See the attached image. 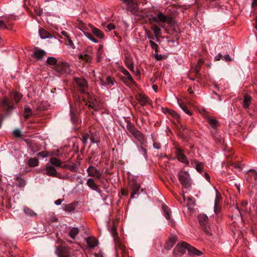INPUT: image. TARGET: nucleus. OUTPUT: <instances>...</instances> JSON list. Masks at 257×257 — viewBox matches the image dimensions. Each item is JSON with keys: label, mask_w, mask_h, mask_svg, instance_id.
Masks as SVG:
<instances>
[{"label": "nucleus", "mask_w": 257, "mask_h": 257, "mask_svg": "<svg viewBox=\"0 0 257 257\" xmlns=\"http://www.w3.org/2000/svg\"><path fill=\"white\" fill-rule=\"evenodd\" d=\"M74 79L79 86V90L83 94L81 97L85 105L89 109H93L94 111L98 110L100 107L96 98L93 94L86 91L87 87L86 80L83 78L77 77H75Z\"/></svg>", "instance_id": "1"}, {"label": "nucleus", "mask_w": 257, "mask_h": 257, "mask_svg": "<svg viewBox=\"0 0 257 257\" xmlns=\"http://www.w3.org/2000/svg\"><path fill=\"white\" fill-rule=\"evenodd\" d=\"M126 128L128 133L133 135L141 144L144 143L145 136L132 123H128L126 125Z\"/></svg>", "instance_id": "2"}, {"label": "nucleus", "mask_w": 257, "mask_h": 257, "mask_svg": "<svg viewBox=\"0 0 257 257\" xmlns=\"http://www.w3.org/2000/svg\"><path fill=\"white\" fill-rule=\"evenodd\" d=\"M178 179L184 188H187L191 186L190 176L187 171H180L178 174Z\"/></svg>", "instance_id": "3"}, {"label": "nucleus", "mask_w": 257, "mask_h": 257, "mask_svg": "<svg viewBox=\"0 0 257 257\" xmlns=\"http://www.w3.org/2000/svg\"><path fill=\"white\" fill-rule=\"evenodd\" d=\"M188 246V244L186 242L178 243L173 250L174 257H181L184 254Z\"/></svg>", "instance_id": "4"}, {"label": "nucleus", "mask_w": 257, "mask_h": 257, "mask_svg": "<svg viewBox=\"0 0 257 257\" xmlns=\"http://www.w3.org/2000/svg\"><path fill=\"white\" fill-rule=\"evenodd\" d=\"M199 223L202 227L204 231L208 234L211 235L212 232L209 227L207 226L208 217L205 214H200L198 217Z\"/></svg>", "instance_id": "5"}, {"label": "nucleus", "mask_w": 257, "mask_h": 257, "mask_svg": "<svg viewBox=\"0 0 257 257\" xmlns=\"http://www.w3.org/2000/svg\"><path fill=\"white\" fill-rule=\"evenodd\" d=\"M158 23H166L170 25H174V19L170 16H166L161 12L158 13Z\"/></svg>", "instance_id": "6"}, {"label": "nucleus", "mask_w": 257, "mask_h": 257, "mask_svg": "<svg viewBox=\"0 0 257 257\" xmlns=\"http://www.w3.org/2000/svg\"><path fill=\"white\" fill-rule=\"evenodd\" d=\"M86 171L88 176L96 177L98 179L101 178V173L94 166H89Z\"/></svg>", "instance_id": "7"}, {"label": "nucleus", "mask_w": 257, "mask_h": 257, "mask_svg": "<svg viewBox=\"0 0 257 257\" xmlns=\"http://www.w3.org/2000/svg\"><path fill=\"white\" fill-rule=\"evenodd\" d=\"M55 253L58 257H69L70 256L68 248L63 246L56 248Z\"/></svg>", "instance_id": "8"}, {"label": "nucleus", "mask_w": 257, "mask_h": 257, "mask_svg": "<svg viewBox=\"0 0 257 257\" xmlns=\"http://www.w3.org/2000/svg\"><path fill=\"white\" fill-rule=\"evenodd\" d=\"M46 170L47 175L52 177L62 178L61 175L60 173H58L55 168L50 165L48 163L46 165Z\"/></svg>", "instance_id": "9"}, {"label": "nucleus", "mask_w": 257, "mask_h": 257, "mask_svg": "<svg viewBox=\"0 0 257 257\" xmlns=\"http://www.w3.org/2000/svg\"><path fill=\"white\" fill-rule=\"evenodd\" d=\"M176 154L177 158L179 162L187 165L189 164V161L184 155L182 150L180 149H177L176 151Z\"/></svg>", "instance_id": "10"}, {"label": "nucleus", "mask_w": 257, "mask_h": 257, "mask_svg": "<svg viewBox=\"0 0 257 257\" xmlns=\"http://www.w3.org/2000/svg\"><path fill=\"white\" fill-rule=\"evenodd\" d=\"M187 250L188 254L192 257H199L202 255L203 254L201 251L190 245L188 247Z\"/></svg>", "instance_id": "11"}, {"label": "nucleus", "mask_w": 257, "mask_h": 257, "mask_svg": "<svg viewBox=\"0 0 257 257\" xmlns=\"http://www.w3.org/2000/svg\"><path fill=\"white\" fill-rule=\"evenodd\" d=\"M120 72L124 75L123 81L124 83L130 82L131 83H134L135 82L131 75L129 72L124 68H122L120 69Z\"/></svg>", "instance_id": "12"}, {"label": "nucleus", "mask_w": 257, "mask_h": 257, "mask_svg": "<svg viewBox=\"0 0 257 257\" xmlns=\"http://www.w3.org/2000/svg\"><path fill=\"white\" fill-rule=\"evenodd\" d=\"M56 70L61 73H68L70 70L69 66L66 62H62L56 66Z\"/></svg>", "instance_id": "13"}, {"label": "nucleus", "mask_w": 257, "mask_h": 257, "mask_svg": "<svg viewBox=\"0 0 257 257\" xmlns=\"http://www.w3.org/2000/svg\"><path fill=\"white\" fill-rule=\"evenodd\" d=\"M177 241V237L176 235L171 236L165 244V248L169 250L172 248Z\"/></svg>", "instance_id": "14"}, {"label": "nucleus", "mask_w": 257, "mask_h": 257, "mask_svg": "<svg viewBox=\"0 0 257 257\" xmlns=\"http://www.w3.org/2000/svg\"><path fill=\"white\" fill-rule=\"evenodd\" d=\"M46 55V53L44 50L38 49L34 52L33 57L37 60H42Z\"/></svg>", "instance_id": "15"}, {"label": "nucleus", "mask_w": 257, "mask_h": 257, "mask_svg": "<svg viewBox=\"0 0 257 257\" xmlns=\"http://www.w3.org/2000/svg\"><path fill=\"white\" fill-rule=\"evenodd\" d=\"M39 35L41 38L43 39L46 38H53L55 40L58 41V39L52 36L51 34H50L48 31L43 29H41L39 30Z\"/></svg>", "instance_id": "16"}, {"label": "nucleus", "mask_w": 257, "mask_h": 257, "mask_svg": "<svg viewBox=\"0 0 257 257\" xmlns=\"http://www.w3.org/2000/svg\"><path fill=\"white\" fill-rule=\"evenodd\" d=\"M252 98L247 94H245L244 96L243 100L242 102V106L244 109L249 108L250 104L251 102Z\"/></svg>", "instance_id": "17"}, {"label": "nucleus", "mask_w": 257, "mask_h": 257, "mask_svg": "<svg viewBox=\"0 0 257 257\" xmlns=\"http://www.w3.org/2000/svg\"><path fill=\"white\" fill-rule=\"evenodd\" d=\"M87 245L91 248L94 247L98 244V241L93 237H89L86 238Z\"/></svg>", "instance_id": "18"}, {"label": "nucleus", "mask_w": 257, "mask_h": 257, "mask_svg": "<svg viewBox=\"0 0 257 257\" xmlns=\"http://www.w3.org/2000/svg\"><path fill=\"white\" fill-rule=\"evenodd\" d=\"M141 186L137 183L136 181L133 182L132 185V192L131 193V198H133L135 195L138 194V192L140 189Z\"/></svg>", "instance_id": "19"}, {"label": "nucleus", "mask_w": 257, "mask_h": 257, "mask_svg": "<svg viewBox=\"0 0 257 257\" xmlns=\"http://www.w3.org/2000/svg\"><path fill=\"white\" fill-rule=\"evenodd\" d=\"M163 111L166 114L170 115L176 119H179L180 118L179 115L175 111L169 109L167 108H163Z\"/></svg>", "instance_id": "20"}, {"label": "nucleus", "mask_w": 257, "mask_h": 257, "mask_svg": "<svg viewBox=\"0 0 257 257\" xmlns=\"http://www.w3.org/2000/svg\"><path fill=\"white\" fill-rule=\"evenodd\" d=\"M138 100L140 103L143 106L146 105L149 103V99L145 95L140 94L138 97Z\"/></svg>", "instance_id": "21"}, {"label": "nucleus", "mask_w": 257, "mask_h": 257, "mask_svg": "<svg viewBox=\"0 0 257 257\" xmlns=\"http://www.w3.org/2000/svg\"><path fill=\"white\" fill-rule=\"evenodd\" d=\"M115 80L113 77L108 76L106 78V80L104 82H102V85H105L110 87L114 84Z\"/></svg>", "instance_id": "22"}, {"label": "nucleus", "mask_w": 257, "mask_h": 257, "mask_svg": "<svg viewBox=\"0 0 257 257\" xmlns=\"http://www.w3.org/2000/svg\"><path fill=\"white\" fill-rule=\"evenodd\" d=\"M115 245L117 251L120 250L122 253L125 252V246L121 243L120 240L115 241Z\"/></svg>", "instance_id": "23"}, {"label": "nucleus", "mask_w": 257, "mask_h": 257, "mask_svg": "<svg viewBox=\"0 0 257 257\" xmlns=\"http://www.w3.org/2000/svg\"><path fill=\"white\" fill-rule=\"evenodd\" d=\"M86 184L93 190L96 191L98 189L97 185L92 178L88 179Z\"/></svg>", "instance_id": "24"}, {"label": "nucleus", "mask_w": 257, "mask_h": 257, "mask_svg": "<svg viewBox=\"0 0 257 257\" xmlns=\"http://www.w3.org/2000/svg\"><path fill=\"white\" fill-rule=\"evenodd\" d=\"M91 30L92 33L98 38L100 39H103L104 38V35L103 32L97 28L92 27Z\"/></svg>", "instance_id": "25"}, {"label": "nucleus", "mask_w": 257, "mask_h": 257, "mask_svg": "<svg viewBox=\"0 0 257 257\" xmlns=\"http://www.w3.org/2000/svg\"><path fill=\"white\" fill-rule=\"evenodd\" d=\"M1 105L7 111L11 109V106L9 104V99L7 97H5L3 99L1 102Z\"/></svg>", "instance_id": "26"}, {"label": "nucleus", "mask_w": 257, "mask_h": 257, "mask_svg": "<svg viewBox=\"0 0 257 257\" xmlns=\"http://www.w3.org/2000/svg\"><path fill=\"white\" fill-rule=\"evenodd\" d=\"M152 30L154 32V36L157 39L161 35V29L159 26L154 25L152 27Z\"/></svg>", "instance_id": "27"}, {"label": "nucleus", "mask_w": 257, "mask_h": 257, "mask_svg": "<svg viewBox=\"0 0 257 257\" xmlns=\"http://www.w3.org/2000/svg\"><path fill=\"white\" fill-rule=\"evenodd\" d=\"M50 163L57 167H61L62 165V162L56 158L52 157L50 159Z\"/></svg>", "instance_id": "28"}, {"label": "nucleus", "mask_w": 257, "mask_h": 257, "mask_svg": "<svg viewBox=\"0 0 257 257\" xmlns=\"http://www.w3.org/2000/svg\"><path fill=\"white\" fill-rule=\"evenodd\" d=\"M78 58L86 62H91L92 59V57L88 54H80Z\"/></svg>", "instance_id": "29"}, {"label": "nucleus", "mask_w": 257, "mask_h": 257, "mask_svg": "<svg viewBox=\"0 0 257 257\" xmlns=\"http://www.w3.org/2000/svg\"><path fill=\"white\" fill-rule=\"evenodd\" d=\"M125 65L132 71L134 72V64L132 61V59L130 57H127L125 60Z\"/></svg>", "instance_id": "30"}, {"label": "nucleus", "mask_w": 257, "mask_h": 257, "mask_svg": "<svg viewBox=\"0 0 257 257\" xmlns=\"http://www.w3.org/2000/svg\"><path fill=\"white\" fill-rule=\"evenodd\" d=\"M90 140L92 143H98L99 142V137L96 133L90 134Z\"/></svg>", "instance_id": "31"}, {"label": "nucleus", "mask_w": 257, "mask_h": 257, "mask_svg": "<svg viewBox=\"0 0 257 257\" xmlns=\"http://www.w3.org/2000/svg\"><path fill=\"white\" fill-rule=\"evenodd\" d=\"M103 53L102 45H100L97 49L96 54L97 56V62H100L101 60L102 54Z\"/></svg>", "instance_id": "32"}, {"label": "nucleus", "mask_w": 257, "mask_h": 257, "mask_svg": "<svg viewBox=\"0 0 257 257\" xmlns=\"http://www.w3.org/2000/svg\"><path fill=\"white\" fill-rule=\"evenodd\" d=\"M79 233V229L77 227H74L72 228L70 231L69 233V236L72 238L75 239L76 236Z\"/></svg>", "instance_id": "33"}, {"label": "nucleus", "mask_w": 257, "mask_h": 257, "mask_svg": "<svg viewBox=\"0 0 257 257\" xmlns=\"http://www.w3.org/2000/svg\"><path fill=\"white\" fill-rule=\"evenodd\" d=\"M163 209L165 213L166 218L168 220H170L171 217V211L169 208L167 206L163 205Z\"/></svg>", "instance_id": "34"}, {"label": "nucleus", "mask_w": 257, "mask_h": 257, "mask_svg": "<svg viewBox=\"0 0 257 257\" xmlns=\"http://www.w3.org/2000/svg\"><path fill=\"white\" fill-rule=\"evenodd\" d=\"M39 161L36 158H31L28 161V165L30 167H36L38 165Z\"/></svg>", "instance_id": "35"}, {"label": "nucleus", "mask_w": 257, "mask_h": 257, "mask_svg": "<svg viewBox=\"0 0 257 257\" xmlns=\"http://www.w3.org/2000/svg\"><path fill=\"white\" fill-rule=\"evenodd\" d=\"M13 97H14V100L17 103L22 98V95L17 92V91H14L13 92Z\"/></svg>", "instance_id": "36"}, {"label": "nucleus", "mask_w": 257, "mask_h": 257, "mask_svg": "<svg viewBox=\"0 0 257 257\" xmlns=\"http://www.w3.org/2000/svg\"><path fill=\"white\" fill-rule=\"evenodd\" d=\"M75 209L74 205L72 203L66 204L64 207V210L67 212H71Z\"/></svg>", "instance_id": "37"}, {"label": "nucleus", "mask_w": 257, "mask_h": 257, "mask_svg": "<svg viewBox=\"0 0 257 257\" xmlns=\"http://www.w3.org/2000/svg\"><path fill=\"white\" fill-rule=\"evenodd\" d=\"M57 62L56 58L53 57H49L47 59V63L50 65H55Z\"/></svg>", "instance_id": "38"}, {"label": "nucleus", "mask_w": 257, "mask_h": 257, "mask_svg": "<svg viewBox=\"0 0 257 257\" xmlns=\"http://www.w3.org/2000/svg\"><path fill=\"white\" fill-rule=\"evenodd\" d=\"M204 63V61L202 59L198 60V62L195 67V71L196 73H198L201 68V66Z\"/></svg>", "instance_id": "39"}, {"label": "nucleus", "mask_w": 257, "mask_h": 257, "mask_svg": "<svg viewBox=\"0 0 257 257\" xmlns=\"http://www.w3.org/2000/svg\"><path fill=\"white\" fill-rule=\"evenodd\" d=\"M208 121L209 124L213 128H215L217 126L218 121L215 118H209L208 119Z\"/></svg>", "instance_id": "40"}, {"label": "nucleus", "mask_w": 257, "mask_h": 257, "mask_svg": "<svg viewBox=\"0 0 257 257\" xmlns=\"http://www.w3.org/2000/svg\"><path fill=\"white\" fill-rule=\"evenodd\" d=\"M111 233L113 237L114 242H115V241H116V240H119V239L118 237V236H117L116 229L115 227H113V228H112V229L111 230Z\"/></svg>", "instance_id": "41"}, {"label": "nucleus", "mask_w": 257, "mask_h": 257, "mask_svg": "<svg viewBox=\"0 0 257 257\" xmlns=\"http://www.w3.org/2000/svg\"><path fill=\"white\" fill-rule=\"evenodd\" d=\"M196 164L195 168L199 172H201L203 170V165L201 163L198 161H195Z\"/></svg>", "instance_id": "42"}, {"label": "nucleus", "mask_w": 257, "mask_h": 257, "mask_svg": "<svg viewBox=\"0 0 257 257\" xmlns=\"http://www.w3.org/2000/svg\"><path fill=\"white\" fill-rule=\"evenodd\" d=\"M32 111L30 108L29 107H26L25 108V117L26 118H29L32 115Z\"/></svg>", "instance_id": "43"}, {"label": "nucleus", "mask_w": 257, "mask_h": 257, "mask_svg": "<svg viewBox=\"0 0 257 257\" xmlns=\"http://www.w3.org/2000/svg\"><path fill=\"white\" fill-rule=\"evenodd\" d=\"M84 35L86 37H87L89 40L93 42L94 43H98V41L95 39L94 37L90 33H84Z\"/></svg>", "instance_id": "44"}, {"label": "nucleus", "mask_w": 257, "mask_h": 257, "mask_svg": "<svg viewBox=\"0 0 257 257\" xmlns=\"http://www.w3.org/2000/svg\"><path fill=\"white\" fill-rule=\"evenodd\" d=\"M65 167H67L70 171L74 172L77 171L78 169V166L76 165H71L69 166H64L62 167L63 168Z\"/></svg>", "instance_id": "45"}, {"label": "nucleus", "mask_w": 257, "mask_h": 257, "mask_svg": "<svg viewBox=\"0 0 257 257\" xmlns=\"http://www.w3.org/2000/svg\"><path fill=\"white\" fill-rule=\"evenodd\" d=\"M24 212L28 215L30 216H35L36 213L30 208H26L24 209Z\"/></svg>", "instance_id": "46"}, {"label": "nucleus", "mask_w": 257, "mask_h": 257, "mask_svg": "<svg viewBox=\"0 0 257 257\" xmlns=\"http://www.w3.org/2000/svg\"><path fill=\"white\" fill-rule=\"evenodd\" d=\"M88 139H90V134H85L82 137V141L83 143L84 144L87 143Z\"/></svg>", "instance_id": "47"}, {"label": "nucleus", "mask_w": 257, "mask_h": 257, "mask_svg": "<svg viewBox=\"0 0 257 257\" xmlns=\"http://www.w3.org/2000/svg\"><path fill=\"white\" fill-rule=\"evenodd\" d=\"M179 105L180 106V107L182 108V109L186 113H187V114L189 115H191L192 113H191V112L188 109V108H187L186 106L184 104H179Z\"/></svg>", "instance_id": "48"}, {"label": "nucleus", "mask_w": 257, "mask_h": 257, "mask_svg": "<svg viewBox=\"0 0 257 257\" xmlns=\"http://www.w3.org/2000/svg\"><path fill=\"white\" fill-rule=\"evenodd\" d=\"M149 43L151 45V48L155 50V52H158V45L154 41L150 40Z\"/></svg>", "instance_id": "49"}, {"label": "nucleus", "mask_w": 257, "mask_h": 257, "mask_svg": "<svg viewBox=\"0 0 257 257\" xmlns=\"http://www.w3.org/2000/svg\"><path fill=\"white\" fill-rule=\"evenodd\" d=\"M13 135L16 138H20L22 137V133L19 129H16L14 131Z\"/></svg>", "instance_id": "50"}, {"label": "nucleus", "mask_w": 257, "mask_h": 257, "mask_svg": "<svg viewBox=\"0 0 257 257\" xmlns=\"http://www.w3.org/2000/svg\"><path fill=\"white\" fill-rule=\"evenodd\" d=\"M154 57L156 59V60L158 61L162 60L164 59H165V56L161 55H159L158 54V52H155L154 54Z\"/></svg>", "instance_id": "51"}, {"label": "nucleus", "mask_w": 257, "mask_h": 257, "mask_svg": "<svg viewBox=\"0 0 257 257\" xmlns=\"http://www.w3.org/2000/svg\"><path fill=\"white\" fill-rule=\"evenodd\" d=\"M8 23V21L5 22L3 20H0V29H8L7 24Z\"/></svg>", "instance_id": "52"}, {"label": "nucleus", "mask_w": 257, "mask_h": 257, "mask_svg": "<svg viewBox=\"0 0 257 257\" xmlns=\"http://www.w3.org/2000/svg\"><path fill=\"white\" fill-rule=\"evenodd\" d=\"M149 21L151 22H157L158 23V13L156 14V16H152L149 18Z\"/></svg>", "instance_id": "53"}, {"label": "nucleus", "mask_w": 257, "mask_h": 257, "mask_svg": "<svg viewBox=\"0 0 257 257\" xmlns=\"http://www.w3.org/2000/svg\"><path fill=\"white\" fill-rule=\"evenodd\" d=\"M67 40H68L67 45L69 46L73 49H74L75 48V46L73 41L71 40V39L70 38H68L67 39Z\"/></svg>", "instance_id": "54"}, {"label": "nucleus", "mask_w": 257, "mask_h": 257, "mask_svg": "<svg viewBox=\"0 0 257 257\" xmlns=\"http://www.w3.org/2000/svg\"><path fill=\"white\" fill-rule=\"evenodd\" d=\"M146 34L148 38L152 40L154 39V36L151 34V32L148 30H146Z\"/></svg>", "instance_id": "55"}, {"label": "nucleus", "mask_w": 257, "mask_h": 257, "mask_svg": "<svg viewBox=\"0 0 257 257\" xmlns=\"http://www.w3.org/2000/svg\"><path fill=\"white\" fill-rule=\"evenodd\" d=\"M221 201V197L217 193L216 195V198L215 200L214 205H219Z\"/></svg>", "instance_id": "56"}, {"label": "nucleus", "mask_w": 257, "mask_h": 257, "mask_svg": "<svg viewBox=\"0 0 257 257\" xmlns=\"http://www.w3.org/2000/svg\"><path fill=\"white\" fill-rule=\"evenodd\" d=\"M106 28L108 31H111L114 30L115 28V26L113 24L110 23L107 25Z\"/></svg>", "instance_id": "57"}, {"label": "nucleus", "mask_w": 257, "mask_h": 257, "mask_svg": "<svg viewBox=\"0 0 257 257\" xmlns=\"http://www.w3.org/2000/svg\"><path fill=\"white\" fill-rule=\"evenodd\" d=\"M38 155V156H41L43 158H45V157H47V156H48L47 153H46L45 152H41L39 153Z\"/></svg>", "instance_id": "58"}, {"label": "nucleus", "mask_w": 257, "mask_h": 257, "mask_svg": "<svg viewBox=\"0 0 257 257\" xmlns=\"http://www.w3.org/2000/svg\"><path fill=\"white\" fill-rule=\"evenodd\" d=\"M250 173L252 177H253L254 180H256L257 179V173L254 170H250Z\"/></svg>", "instance_id": "59"}, {"label": "nucleus", "mask_w": 257, "mask_h": 257, "mask_svg": "<svg viewBox=\"0 0 257 257\" xmlns=\"http://www.w3.org/2000/svg\"><path fill=\"white\" fill-rule=\"evenodd\" d=\"M214 212L216 213H218V212H220V208L219 206V205H214Z\"/></svg>", "instance_id": "60"}, {"label": "nucleus", "mask_w": 257, "mask_h": 257, "mask_svg": "<svg viewBox=\"0 0 257 257\" xmlns=\"http://www.w3.org/2000/svg\"><path fill=\"white\" fill-rule=\"evenodd\" d=\"M153 147L155 149H160L161 148V145L159 143L155 142L153 144Z\"/></svg>", "instance_id": "61"}, {"label": "nucleus", "mask_w": 257, "mask_h": 257, "mask_svg": "<svg viewBox=\"0 0 257 257\" xmlns=\"http://www.w3.org/2000/svg\"><path fill=\"white\" fill-rule=\"evenodd\" d=\"M224 59L226 61H231V59L229 55H226L224 56Z\"/></svg>", "instance_id": "62"}, {"label": "nucleus", "mask_w": 257, "mask_h": 257, "mask_svg": "<svg viewBox=\"0 0 257 257\" xmlns=\"http://www.w3.org/2000/svg\"><path fill=\"white\" fill-rule=\"evenodd\" d=\"M233 166L235 168L242 169L241 165L240 164H233Z\"/></svg>", "instance_id": "63"}, {"label": "nucleus", "mask_w": 257, "mask_h": 257, "mask_svg": "<svg viewBox=\"0 0 257 257\" xmlns=\"http://www.w3.org/2000/svg\"><path fill=\"white\" fill-rule=\"evenodd\" d=\"M62 202L61 199H57L55 201V204L57 205H59L61 204Z\"/></svg>", "instance_id": "64"}]
</instances>
